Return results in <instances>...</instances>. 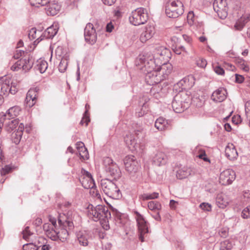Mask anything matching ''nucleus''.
I'll return each mask as SVG.
<instances>
[{
  "label": "nucleus",
  "mask_w": 250,
  "mask_h": 250,
  "mask_svg": "<svg viewBox=\"0 0 250 250\" xmlns=\"http://www.w3.org/2000/svg\"><path fill=\"white\" fill-rule=\"evenodd\" d=\"M250 215V206H249L243 209L242 212V216L244 218H248Z\"/></svg>",
  "instance_id": "obj_56"
},
{
  "label": "nucleus",
  "mask_w": 250,
  "mask_h": 250,
  "mask_svg": "<svg viewBox=\"0 0 250 250\" xmlns=\"http://www.w3.org/2000/svg\"><path fill=\"white\" fill-rule=\"evenodd\" d=\"M162 65L157 68V76L160 81L168 78L173 71L172 65L168 62H164Z\"/></svg>",
  "instance_id": "obj_9"
},
{
  "label": "nucleus",
  "mask_w": 250,
  "mask_h": 250,
  "mask_svg": "<svg viewBox=\"0 0 250 250\" xmlns=\"http://www.w3.org/2000/svg\"><path fill=\"white\" fill-rule=\"evenodd\" d=\"M225 155L230 160L233 161L238 157V152L233 144L229 143L225 148Z\"/></svg>",
  "instance_id": "obj_20"
},
{
  "label": "nucleus",
  "mask_w": 250,
  "mask_h": 250,
  "mask_svg": "<svg viewBox=\"0 0 250 250\" xmlns=\"http://www.w3.org/2000/svg\"><path fill=\"white\" fill-rule=\"evenodd\" d=\"M18 90V83L16 81L10 82V93L12 94H15Z\"/></svg>",
  "instance_id": "obj_47"
},
{
  "label": "nucleus",
  "mask_w": 250,
  "mask_h": 250,
  "mask_svg": "<svg viewBox=\"0 0 250 250\" xmlns=\"http://www.w3.org/2000/svg\"><path fill=\"white\" fill-rule=\"evenodd\" d=\"M141 197L143 200L152 199L156 198V194L155 193L152 194H144L142 195Z\"/></svg>",
  "instance_id": "obj_52"
},
{
  "label": "nucleus",
  "mask_w": 250,
  "mask_h": 250,
  "mask_svg": "<svg viewBox=\"0 0 250 250\" xmlns=\"http://www.w3.org/2000/svg\"><path fill=\"white\" fill-rule=\"evenodd\" d=\"M19 125L18 119L8 120L5 124V129L8 132H10L17 127L18 128Z\"/></svg>",
  "instance_id": "obj_29"
},
{
  "label": "nucleus",
  "mask_w": 250,
  "mask_h": 250,
  "mask_svg": "<svg viewBox=\"0 0 250 250\" xmlns=\"http://www.w3.org/2000/svg\"><path fill=\"white\" fill-rule=\"evenodd\" d=\"M184 12V5L179 0H169L166 3L165 13L170 18H176Z\"/></svg>",
  "instance_id": "obj_2"
},
{
  "label": "nucleus",
  "mask_w": 250,
  "mask_h": 250,
  "mask_svg": "<svg viewBox=\"0 0 250 250\" xmlns=\"http://www.w3.org/2000/svg\"><path fill=\"white\" fill-rule=\"evenodd\" d=\"M200 207L202 209L207 211H211L212 208L211 205L207 203H202L200 204Z\"/></svg>",
  "instance_id": "obj_51"
},
{
  "label": "nucleus",
  "mask_w": 250,
  "mask_h": 250,
  "mask_svg": "<svg viewBox=\"0 0 250 250\" xmlns=\"http://www.w3.org/2000/svg\"><path fill=\"white\" fill-rule=\"evenodd\" d=\"M23 62V70L27 71L32 68L33 64V60L29 56H25L24 58L21 59Z\"/></svg>",
  "instance_id": "obj_31"
},
{
  "label": "nucleus",
  "mask_w": 250,
  "mask_h": 250,
  "mask_svg": "<svg viewBox=\"0 0 250 250\" xmlns=\"http://www.w3.org/2000/svg\"><path fill=\"white\" fill-rule=\"evenodd\" d=\"M50 0H29L31 5L40 7L46 5Z\"/></svg>",
  "instance_id": "obj_39"
},
{
  "label": "nucleus",
  "mask_w": 250,
  "mask_h": 250,
  "mask_svg": "<svg viewBox=\"0 0 250 250\" xmlns=\"http://www.w3.org/2000/svg\"><path fill=\"white\" fill-rule=\"evenodd\" d=\"M195 153L197 157L203 160L205 162H209V159L208 158L205 150L200 147H196Z\"/></svg>",
  "instance_id": "obj_35"
},
{
  "label": "nucleus",
  "mask_w": 250,
  "mask_h": 250,
  "mask_svg": "<svg viewBox=\"0 0 250 250\" xmlns=\"http://www.w3.org/2000/svg\"><path fill=\"white\" fill-rule=\"evenodd\" d=\"M214 70L215 72L218 75H223L225 73V71L223 68L219 65L214 66Z\"/></svg>",
  "instance_id": "obj_59"
},
{
  "label": "nucleus",
  "mask_w": 250,
  "mask_h": 250,
  "mask_svg": "<svg viewBox=\"0 0 250 250\" xmlns=\"http://www.w3.org/2000/svg\"><path fill=\"white\" fill-rule=\"evenodd\" d=\"M87 110L85 111L84 116L81 121V124L83 125L84 124H85V125L86 126L87 125L88 123L90 121L89 117L87 115Z\"/></svg>",
  "instance_id": "obj_53"
},
{
  "label": "nucleus",
  "mask_w": 250,
  "mask_h": 250,
  "mask_svg": "<svg viewBox=\"0 0 250 250\" xmlns=\"http://www.w3.org/2000/svg\"><path fill=\"white\" fill-rule=\"evenodd\" d=\"M238 67L245 72H248L250 70L249 66L247 62L242 59H238L236 60Z\"/></svg>",
  "instance_id": "obj_38"
},
{
  "label": "nucleus",
  "mask_w": 250,
  "mask_h": 250,
  "mask_svg": "<svg viewBox=\"0 0 250 250\" xmlns=\"http://www.w3.org/2000/svg\"><path fill=\"white\" fill-rule=\"evenodd\" d=\"M190 98L185 92L177 94L174 97L172 103V106L174 111L176 113H181L189 105Z\"/></svg>",
  "instance_id": "obj_3"
},
{
  "label": "nucleus",
  "mask_w": 250,
  "mask_h": 250,
  "mask_svg": "<svg viewBox=\"0 0 250 250\" xmlns=\"http://www.w3.org/2000/svg\"><path fill=\"white\" fill-rule=\"evenodd\" d=\"M250 20V14L242 15L235 22L234 28L237 30H242L245 24Z\"/></svg>",
  "instance_id": "obj_23"
},
{
  "label": "nucleus",
  "mask_w": 250,
  "mask_h": 250,
  "mask_svg": "<svg viewBox=\"0 0 250 250\" xmlns=\"http://www.w3.org/2000/svg\"><path fill=\"white\" fill-rule=\"evenodd\" d=\"M195 18L194 14L192 11L188 12L187 16V21L189 25H192L194 22Z\"/></svg>",
  "instance_id": "obj_49"
},
{
  "label": "nucleus",
  "mask_w": 250,
  "mask_h": 250,
  "mask_svg": "<svg viewBox=\"0 0 250 250\" xmlns=\"http://www.w3.org/2000/svg\"><path fill=\"white\" fill-rule=\"evenodd\" d=\"M10 79H5L4 82H3L2 84L1 90L4 94L10 93Z\"/></svg>",
  "instance_id": "obj_42"
},
{
  "label": "nucleus",
  "mask_w": 250,
  "mask_h": 250,
  "mask_svg": "<svg viewBox=\"0 0 250 250\" xmlns=\"http://www.w3.org/2000/svg\"><path fill=\"white\" fill-rule=\"evenodd\" d=\"M101 185L104 193L110 198L118 199L121 197V192L119 188L111 181L107 179H102Z\"/></svg>",
  "instance_id": "obj_4"
},
{
  "label": "nucleus",
  "mask_w": 250,
  "mask_h": 250,
  "mask_svg": "<svg viewBox=\"0 0 250 250\" xmlns=\"http://www.w3.org/2000/svg\"><path fill=\"white\" fill-rule=\"evenodd\" d=\"M49 221L51 224L45 223L43 225V229L45 232L48 231L50 229H52L53 228L56 227V219L55 218H52L49 216Z\"/></svg>",
  "instance_id": "obj_37"
},
{
  "label": "nucleus",
  "mask_w": 250,
  "mask_h": 250,
  "mask_svg": "<svg viewBox=\"0 0 250 250\" xmlns=\"http://www.w3.org/2000/svg\"><path fill=\"white\" fill-rule=\"evenodd\" d=\"M82 173L83 176L81 178V182L83 187L87 189L95 187V182L91 174L83 169H82Z\"/></svg>",
  "instance_id": "obj_14"
},
{
  "label": "nucleus",
  "mask_w": 250,
  "mask_h": 250,
  "mask_svg": "<svg viewBox=\"0 0 250 250\" xmlns=\"http://www.w3.org/2000/svg\"><path fill=\"white\" fill-rule=\"evenodd\" d=\"M24 127L22 123L20 124L18 128L11 135V139L15 144H19L21 141Z\"/></svg>",
  "instance_id": "obj_21"
},
{
  "label": "nucleus",
  "mask_w": 250,
  "mask_h": 250,
  "mask_svg": "<svg viewBox=\"0 0 250 250\" xmlns=\"http://www.w3.org/2000/svg\"><path fill=\"white\" fill-rule=\"evenodd\" d=\"M196 63L201 68H205L207 65V61L204 58H200L196 60Z\"/></svg>",
  "instance_id": "obj_48"
},
{
  "label": "nucleus",
  "mask_w": 250,
  "mask_h": 250,
  "mask_svg": "<svg viewBox=\"0 0 250 250\" xmlns=\"http://www.w3.org/2000/svg\"><path fill=\"white\" fill-rule=\"evenodd\" d=\"M76 148L78 151L81 159L87 160L89 158V154L87 148L85 147L84 144L82 142H77Z\"/></svg>",
  "instance_id": "obj_25"
},
{
  "label": "nucleus",
  "mask_w": 250,
  "mask_h": 250,
  "mask_svg": "<svg viewBox=\"0 0 250 250\" xmlns=\"http://www.w3.org/2000/svg\"><path fill=\"white\" fill-rule=\"evenodd\" d=\"M58 29L56 25H52L46 29L44 32L45 36L48 38H52L57 34Z\"/></svg>",
  "instance_id": "obj_33"
},
{
  "label": "nucleus",
  "mask_w": 250,
  "mask_h": 250,
  "mask_svg": "<svg viewBox=\"0 0 250 250\" xmlns=\"http://www.w3.org/2000/svg\"><path fill=\"white\" fill-rule=\"evenodd\" d=\"M151 61L147 63V64H145V57L144 56H140L136 61V65L138 66H140V68L142 69L143 67L142 65L145 64V66L147 68V66H150L149 64H151L152 65V63L150 62Z\"/></svg>",
  "instance_id": "obj_41"
},
{
  "label": "nucleus",
  "mask_w": 250,
  "mask_h": 250,
  "mask_svg": "<svg viewBox=\"0 0 250 250\" xmlns=\"http://www.w3.org/2000/svg\"><path fill=\"white\" fill-rule=\"evenodd\" d=\"M169 123L167 120L163 117L157 119V130H164L169 126Z\"/></svg>",
  "instance_id": "obj_32"
},
{
  "label": "nucleus",
  "mask_w": 250,
  "mask_h": 250,
  "mask_svg": "<svg viewBox=\"0 0 250 250\" xmlns=\"http://www.w3.org/2000/svg\"><path fill=\"white\" fill-rule=\"evenodd\" d=\"M68 65V61L65 59H62L58 66L60 72L63 73L66 70Z\"/></svg>",
  "instance_id": "obj_45"
},
{
  "label": "nucleus",
  "mask_w": 250,
  "mask_h": 250,
  "mask_svg": "<svg viewBox=\"0 0 250 250\" xmlns=\"http://www.w3.org/2000/svg\"><path fill=\"white\" fill-rule=\"evenodd\" d=\"M152 66H147V74L146 75V83L149 85H154L156 83L155 79L156 76H154V73L156 72L155 68L156 64L154 61H151Z\"/></svg>",
  "instance_id": "obj_17"
},
{
  "label": "nucleus",
  "mask_w": 250,
  "mask_h": 250,
  "mask_svg": "<svg viewBox=\"0 0 250 250\" xmlns=\"http://www.w3.org/2000/svg\"><path fill=\"white\" fill-rule=\"evenodd\" d=\"M31 233L29 230V227H26L25 229L22 231V237L25 240H27L29 237L31 235Z\"/></svg>",
  "instance_id": "obj_55"
},
{
  "label": "nucleus",
  "mask_w": 250,
  "mask_h": 250,
  "mask_svg": "<svg viewBox=\"0 0 250 250\" xmlns=\"http://www.w3.org/2000/svg\"><path fill=\"white\" fill-rule=\"evenodd\" d=\"M232 244L229 240H225L221 243L220 250H231Z\"/></svg>",
  "instance_id": "obj_46"
},
{
  "label": "nucleus",
  "mask_w": 250,
  "mask_h": 250,
  "mask_svg": "<svg viewBox=\"0 0 250 250\" xmlns=\"http://www.w3.org/2000/svg\"><path fill=\"white\" fill-rule=\"evenodd\" d=\"M11 169V167L10 166L7 165L3 167H2L0 170L1 174V175H5L10 172Z\"/></svg>",
  "instance_id": "obj_57"
},
{
  "label": "nucleus",
  "mask_w": 250,
  "mask_h": 250,
  "mask_svg": "<svg viewBox=\"0 0 250 250\" xmlns=\"http://www.w3.org/2000/svg\"><path fill=\"white\" fill-rule=\"evenodd\" d=\"M37 29L36 28H32L29 32L28 37L30 40H34L37 37Z\"/></svg>",
  "instance_id": "obj_54"
},
{
  "label": "nucleus",
  "mask_w": 250,
  "mask_h": 250,
  "mask_svg": "<svg viewBox=\"0 0 250 250\" xmlns=\"http://www.w3.org/2000/svg\"><path fill=\"white\" fill-rule=\"evenodd\" d=\"M154 32H151L149 28H147L146 30L143 32L140 36V41L142 42H145L147 40L150 39L154 34Z\"/></svg>",
  "instance_id": "obj_36"
},
{
  "label": "nucleus",
  "mask_w": 250,
  "mask_h": 250,
  "mask_svg": "<svg viewBox=\"0 0 250 250\" xmlns=\"http://www.w3.org/2000/svg\"><path fill=\"white\" fill-rule=\"evenodd\" d=\"M88 189H90L89 193L92 196L99 199L100 201L102 200L101 195L95 186L90 188Z\"/></svg>",
  "instance_id": "obj_44"
},
{
  "label": "nucleus",
  "mask_w": 250,
  "mask_h": 250,
  "mask_svg": "<svg viewBox=\"0 0 250 250\" xmlns=\"http://www.w3.org/2000/svg\"><path fill=\"white\" fill-rule=\"evenodd\" d=\"M109 214V213L107 211L106 213H105V216H103V217H102L101 219L99 220L100 221L101 226L103 229L105 230H108L110 228L107 218V215Z\"/></svg>",
  "instance_id": "obj_40"
},
{
  "label": "nucleus",
  "mask_w": 250,
  "mask_h": 250,
  "mask_svg": "<svg viewBox=\"0 0 250 250\" xmlns=\"http://www.w3.org/2000/svg\"><path fill=\"white\" fill-rule=\"evenodd\" d=\"M230 202L229 198L224 194H219L216 198L217 206L221 208H226Z\"/></svg>",
  "instance_id": "obj_22"
},
{
  "label": "nucleus",
  "mask_w": 250,
  "mask_h": 250,
  "mask_svg": "<svg viewBox=\"0 0 250 250\" xmlns=\"http://www.w3.org/2000/svg\"><path fill=\"white\" fill-rule=\"evenodd\" d=\"M38 95V89L36 87L31 88L28 90L25 99V104L27 106L31 107L36 104Z\"/></svg>",
  "instance_id": "obj_15"
},
{
  "label": "nucleus",
  "mask_w": 250,
  "mask_h": 250,
  "mask_svg": "<svg viewBox=\"0 0 250 250\" xmlns=\"http://www.w3.org/2000/svg\"><path fill=\"white\" fill-rule=\"evenodd\" d=\"M107 176H110L114 179H118L121 176V171L118 165L108 157H105L103 161Z\"/></svg>",
  "instance_id": "obj_5"
},
{
  "label": "nucleus",
  "mask_w": 250,
  "mask_h": 250,
  "mask_svg": "<svg viewBox=\"0 0 250 250\" xmlns=\"http://www.w3.org/2000/svg\"><path fill=\"white\" fill-rule=\"evenodd\" d=\"M38 247L33 243H29L23 246V250H38Z\"/></svg>",
  "instance_id": "obj_50"
},
{
  "label": "nucleus",
  "mask_w": 250,
  "mask_h": 250,
  "mask_svg": "<svg viewBox=\"0 0 250 250\" xmlns=\"http://www.w3.org/2000/svg\"><path fill=\"white\" fill-rule=\"evenodd\" d=\"M125 141L131 150L137 149V144L133 134L130 133L127 134L125 137Z\"/></svg>",
  "instance_id": "obj_28"
},
{
  "label": "nucleus",
  "mask_w": 250,
  "mask_h": 250,
  "mask_svg": "<svg viewBox=\"0 0 250 250\" xmlns=\"http://www.w3.org/2000/svg\"><path fill=\"white\" fill-rule=\"evenodd\" d=\"M243 196L244 199H246V200H248L250 199V190H245L243 192Z\"/></svg>",
  "instance_id": "obj_64"
},
{
  "label": "nucleus",
  "mask_w": 250,
  "mask_h": 250,
  "mask_svg": "<svg viewBox=\"0 0 250 250\" xmlns=\"http://www.w3.org/2000/svg\"><path fill=\"white\" fill-rule=\"evenodd\" d=\"M147 109V107L146 105H144L142 107V108L141 109V111H139L136 112V115L138 117H142L146 113V110Z\"/></svg>",
  "instance_id": "obj_61"
},
{
  "label": "nucleus",
  "mask_w": 250,
  "mask_h": 250,
  "mask_svg": "<svg viewBox=\"0 0 250 250\" xmlns=\"http://www.w3.org/2000/svg\"><path fill=\"white\" fill-rule=\"evenodd\" d=\"M147 19V14L145 10L139 8L132 11L129 17V21L131 24L137 26L145 23Z\"/></svg>",
  "instance_id": "obj_6"
},
{
  "label": "nucleus",
  "mask_w": 250,
  "mask_h": 250,
  "mask_svg": "<svg viewBox=\"0 0 250 250\" xmlns=\"http://www.w3.org/2000/svg\"><path fill=\"white\" fill-rule=\"evenodd\" d=\"M89 235L85 231H79L77 234V240L81 246L86 247L89 243Z\"/></svg>",
  "instance_id": "obj_27"
},
{
  "label": "nucleus",
  "mask_w": 250,
  "mask_h": 250,
  "mask_svg": "<svg viewBox=\"0 0 250 250\" xmlns=\"http://www.w3.org/2000/svg\"><path fill=\"white\" fill-rule=\"evenodd\" d=\"M21 111V108L19 106H15L11 107L6 112L5 116L7 118H11L12 119L18 116Z\"/></svg>",
  "instance_id": "obj_30"
},
{
  "label": "nucleus",
  "mask_w": 250,
  "mask_h": 250,
  "mask_svg": "<svg viewBox=\"0 0 250 250\" xmlns=\"http://www.w3.org/2000/svg\"><path fill=\"white\" fill-rule=\"evenodd\" d=\"M244 80V78L242 75L239 74H235V81L238 83H242Z\"/></svg>",
  "instance_id": "obj_63"
},
{
  "label": "nucleus",
  "mask_w": 250,
  "mask_h": 250,
  "mask_svg": "<svg viewBox=\"0 0 250 250\" xmlns=\"http://www.w3.org/2000/svg\"><path fill=\"white\" fill-rule=\"evenodd\" d=\"M195 82L194 77L192 75H189L181 81L180 84L183 86V89H188L191 88L194 85Z\"/></svg>",
  "instance_id": "obj_26"
},
{
  "label": "nucleus",
  "mask_w": 250,
  "mask_h": 250,
  "mask_svg": "<svg viewBox=\"0 0 250 250\" xmlns=\"http://www.w3.org/2000/svg\"><path fill=\"white\" fill-rule=\"evenodd\" d=\"M56 228V227L53 228L45 232L46 235L53 240H56L57 239V230L55 229Z\"/></svg>",
  "instance_id": "obj_43"
},
{
  "label": "nucleus",
  "mask_w": 250,
  "mask_h": 250,
  "mask_svg": "<svg viewBox=\"0 0 250 250\" xmlns=\"http://www.w3.org/2000/svg\"><path fill=\"white\" fill-rule=\"evenodd\" d=\"M171 58L170 51L165 46H159L157 48V61L162 63L164 62H168Z\"/></svg>",
  "instance_id": "obj_13"
},
{
  "label": "nucleus",
  "mask_w": 250,
  "mask_h": 250,
  "mask_svg": "<svg viewBox=\"0 0 250 250\" xmlns=\"http://www.w3.org/2000/svg\"><path fill=\"white\" fill-rule=\"evenodd\" d=\"M227 97V91L224 88H219L214 91L211 95V99L216 102H221L225 100Z\"/></svg>",
  "instance_id": "obj_19"
},
{
  "label": "nucleus",
  "mask_w": 250,
  "mask_h": 250,
  "mask_svg": "<svg viewBox=\"0 0 250 250\" xmlns=\"http://www.w3.org/2000/svg\"><path fill=\"white\" fill-rule=\"evenodd\" d=\"M59 224L60 229L57 231V239L63 242L68 238V231L74 227L72 217H67L63 214L59 219Z\"/></svg>",
  "instance_id": "obj_1"
},
{
  "label": "nucleus",
  "mask_w": 250,
  "mask_h": 250,
  "mask_svg": "<svg viewBox=\"0 0 250 250\" xmlns=\"http://www.w3.org/2000/svg\"><path fill=\"white\" fill-rule=\"evenodd\" d=\"M46 8V13L48 15L55 16L60 11L61 6L60 3L55 0L49 2Z\"/></svg>",
  "instance_id": "obj_18"
},
{
  "label": "nucleus",
  "mask_w": 250,
  "mask_h": 250,
  "mask_svg": "<svg viewBox=\"0 0 250 250\" xmlns=\"http://www.w3.org/2000/svg\"><path fill=\"white\" fill-rule=\"evenodd\" d=\"M125 169L130 173H135L138 169L139 165L136 158L133 155H128L124 159Z\"/></svg>",
  "instance_id": "obj_12"
},
{
  "label": "nucleus",
  "mask_w": 250,
  "mask_h": 250,
  "mask_svg": "<svg viewBox=\"0 0 250 250\" xmlns=\"http://www.w3.org/2000/svg\"><path fill=\"white\" fill-rule=\"evenodd\" d=\"M232 122L235 124L237 125L241 122V119L239 115H234L232 118Z\"/></svg>",
  "instance_id": "obj_60"
},
{
  "label": "nucleus",
  "mask_w": 250,
  "mask_h": 250,
  "mask_svg": "<svg viewBox=\"0 0 250 250\" xmlns=\"http://www.w3.org/2000/svg\"><path fill=\"white\" fill-rule=\"evenodd\" d=\"M87 216L95 221H97L103 216H105V210L104 207L101 205L94 207L92 205H89L86 209Z\"/></svg>",
  "instance_id": "obj_7"
},
{
  "label": "nucleus",
  "mask_w": 250,
  "mask_h": 250,
  "mask_svg": "<svg viewBox=\"0 0 250 250\" xmlns=\"http://www.w3.org/2000/svg\"><path fill=\"white\" fill-rule=\"evenodd\" d=\"M48 67V63L46 61L39 59L37 62L36 68L41 73L45 72Z\"/></svg>",
  "instance_id": "obj_34"
},
{
  "label": "nucleus",
  "mask_w": 250,
  "mask_h": 250,
  "mask_svg": "<svg viewBox=\"0 0 250 250\" xmlns=\"http://www.w3.org/2000/svg\"><path fill=\"white\" fill-rule=\"evenodd\" d=\"M85 41L90 44H94L97 41V36L96 30L93 24L88 23L84 29Z\"/></svg>",
  "instance_id": "obj_10"
},
{
  "label": "nucleus",
  "mask_w": 250,
  "mask_h": 250,
  "mask_svg": "<svg viewBox=\"0 0 250 250\" xmlns=\"http://www.w3.org/2000/svg\"><path fill=\"white\" fill-rule=\"evenodd\" d=\"M227 5L226 0H215L213 3L214 11L222 19H224L228 15Z\"/></svg>",
  "instance_id": "obj_11"
},
{
  "label": "nucleus",
  "mask_w": 250,
  "mask_h": 250,
  "mask_svg": "<svg viewBox=\"0 0 250 250\" xmlns=\"http://www.w3.org/2000/svg\"><path fill=\"white\" fill-rule=\"evenodd\" d=\"M138 229L140 234L139 238L141 242H144V235L148 232V227L146 221L142 215H137Z\"/></svg>",
  "instance_id": "obj_16"
},
{
  "label": "nucleus",
  "mask_w": 250,
  "mask_h": 250,
  "mask_svg": "<svg viewBox=\"0 0 250 250\" xmlns=\"http://www.w3.org/2000/svg\"><path fill=\"white\" fill-rule=\"evenodd\" d=\"M148 208L149 210L155 211L156 209V202L154 201H151L148 203Z\"/></svg>",
  "instance_id": "obj_58"
},
{
  "label": "nucleus",
  "mask_w": 250,
  "mask_h": 250,
  "mask_svg": "<svg viewBox=\"0 0 250 250\" xmlns=\"http://www.w3.org/2000/svg\"><path fill=\"white\" fill-rule=\"evenodd\" d=\"M235 178V172L231 169H227L220 173L219 182L222 185L228 186L231 184Z\"/></svg>",
  "instance_id": "obj_8"
},
{
  "label": "nucleus",
  "mask_w": 250,
  "mask_h": 250,
  "mask_svg": "<svg viewBox=\"0 0 250 250\" xmlns=\"http://www.w3.org/2000/svg\"><path fill=\"white\" fill-rule=\"evenodd\" d=\"M195 174V170L191 167H183L177 172V177L180 179L188 178Z\"/></svg>",
  "instance_id": "obj_24"
},
{
  "label": "nucleus",
  "mask_w": 250,
  "mask_h": 250,
  "mask_svg": "<svg viewBox=\"0 0 250 250\" xmlns=\"http://www.w3.org/2000/svg\"><path fill=\"white\" fill-rule=\"evenodd\" d=\"M159 159L162 160L159 161L160 163L159 165L163 164L166 162V156L162 152L159 153Z\"/></svg>",
  "instance_id": "obj_62"
}]
</instances>
